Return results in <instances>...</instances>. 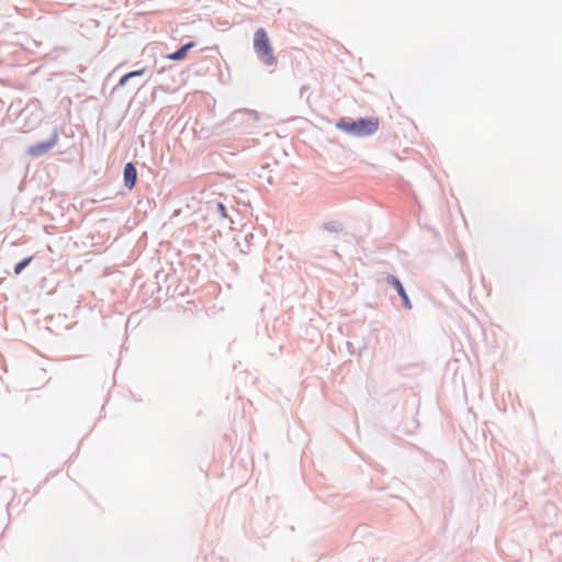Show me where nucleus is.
<instances>
[{"label": "nucleus", "mask_w": 562, "mask_h": 562, "mask_svg": "<svg viewBox=\"0 0 562 562\" xmlns=\"http://www.w3.org/2000/svg\"><path fill=\"white\" fill-rule=\"evenodd\" d=\"M337 127L345 131L346 133L353 136H368L373 134L379 128V120L378 119H360L356 122H350L347 120H341Z\"/></svg>", "instance_id": "obj_1"}, {"label": "nucleus", "mask_w": 562, "mask_h": 562, "mask_svg": "<svg viewBox=\"0 0 562 562\" xmlns=\"http://www.w3.org/2000/svg\"><path fill=\"white\" fill-rule=\"evenodd\" d=\"M254 48L259 59L268 66L274 64L273 50L270 45L268 34L263 29H259L255 33Z\"/></svg>", "instance_id": "obj_2"}, {"label": "nucleus", "mask_w": 562, "mask_h": 562, "mask_svg": "<svg viewBox=\"0 0 562 562\" xmlns=\"http://www.w3.org/2000/svg\"><path fill=\"white\" fill-rule=\"evenodd\" d=\"M57 135H54V137L47 142H42L35 145H32L29 147L27 153L31 156H41L45 153H47L50 148H53L56 144Z\"/></svg>", "instance_id": "obj_3"}, {"label": "nucleus", "mask_w": 562, "mask_h": 562, "mask_svg": "<svg viewBox=\"0 0 562 562\" xmlns=\"http://www.w3.org/2000/svg\"><path fill=\"white\" fill-rule=\"evenodd\" d=\"M387 280V283L391 284L392 286H394V289L397 291V294L402 297L403 300V304L404 306L407 308V310H411L412 308V303L401 283V281L394 277V276H389L386 278Z\"/></svg>", "instance_id": "obj_4"}, {"label": "nucleus", "mask_w": 562, "mask_h": 562, "mask_svg": "<svg viewBox=\"0 0 562 562\" xmlns=\"http://www.w3.org/2000/svg\"><path fill=\"white\" fill-rule=\"evenodd\" d=\"M137 179V170L132 162H127L124 167V183L130 190L135 187Z\"/></svg>", "instance_id": "obj_5"}, {"label": "nucleus", "mask_w": 562, "mask_h": 562, "mask_svg": "<svg viewBox=\"0 0 562 562\" xmlns=\"http://www.w3.org/2000/svg\"><path fill=\"white\" fill-rule=\"evenodd\" d=\"M194 46L193 43H188L186 45H183L180 49H178L177 52L172 53V54H169L167 56L168 59L170 60H180V59H183L187 54H188V50L190 48H192Z\"/></svg>", "instance_id": "obj_6"}, {"label": "nucleus", "mask_w": 562, "mask_h": 562, "mask_svg": "<svg viewBox=\"0 0 562 562\" xmlns=\"http://www.w3.org/2000/svg\"><path fill=\"white\" fill-rule=\"evenodd\" d=\"M144 72H145V68H142L139 70L131 71V72L124 75L120 79L119 86L124 87L131 78L142 76Z\"/></svg>", "instance_id": "obj_7"}, {"label": "nucleus", "mask_w": 562, "mask_h": 562, "mask_svg": "<svg viewBox=\"0 0 562 562\" xmlns=\"http://www.w3.org/2000/svg\"><path fill=\"white\" fill-rule=\"evenodd\" d=\"M32 257H27L25 258L23 261L19 262L15 265L14 267V273L15 274H20L22 272V270L30 265V262L32 261Z\"/></svg>", "instance_id": "obj_8"}]
</instances>
